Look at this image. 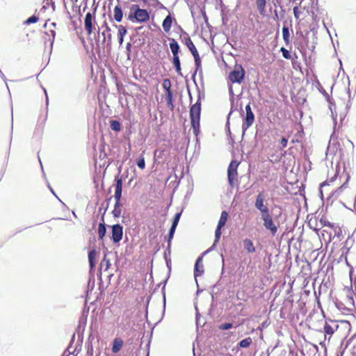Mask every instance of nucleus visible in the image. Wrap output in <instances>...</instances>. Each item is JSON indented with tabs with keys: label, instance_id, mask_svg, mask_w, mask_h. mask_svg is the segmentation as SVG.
<instances>
[{
	"label": "nucleus",
	"instance_id": "e433bc0d",
	"mask_svg": "<svg viewBox=\"0 0 356 356\" xmlns=\"http://www.w3.org/2000/svg\"><path fill=\"white\" fill-rule=\"evenodd\" d=\"M166 102L168 105H171L173 106L172 104V91H169L168 92H166Z\"/></svg>",
	"mask_w": 356,
	"mask_h": 356
},
{
	"label": "nucleus",
	"instance_id": "5701e85b",
	"mask_svg": "<svg viewBox=\"0 0 356 356\" xmlns=\"http://www.w3.org/2000/svg\"><path fill=\"white\" fill-rule=\"evenodd\" d=\"M172 63L175 66L176 72L179 75H182L181 69V63L179 56H173Z\"/></svg>",
	"mask_w": 356,
	"mask_h": 356
},
{
	"label": "nucleus",
	"instance_id": "f03ea898",
	"mask_svg": "<svg viewBox=\"0 0 356 356\" xmlns=\"http://www.w3.org/2000/svg\"><path fill=\"white\" fill-rule=\"evenodd\" d=\"M201 113V102L200 96L199 95L198 99L195 104H193L190 108V119L191 126L193 129L195 134H197L200 130V120Z\"/></svg>",
	"mask_w": 356,
	"mask_h": 356
},
{
	"label": "nucleus",
	"instance_id": "c03bdc74",
	"mask_svg": "<svg viewBox=\"0 0 356 356\" xmlns=\"http://www.w3.org/2000/svg\"><path fill=\"white\" fill-rule=\"evenodd\" d=\"M126 51L128 55V57L129 56V54L131 51V44L130 42H128L126 45Z\"/></svg>",
	"mask_w": 356,
	"mask_h": 356
},
{
	"label": "nucleus",
	"instance_id": "603ef678",
	"mask_svg": "<svg viewBox=\"0 0 356 356\" xmlns=\"http://www.w3.org/2000/svg\"><path fill=\"white\" fill-rule=\"evenodd\" d=\"M188 94H189V97H190V99L191 102L192 101V95H191V93L190 92V90H188Z\"/></svg>",
	"mask_w": 356,
	"mask_h": 356
},
{
	"label": "nucleus",
	"instance_id": "4468645a",
	"mask_svg": "<svg viewBox=\"0 0 356 356\" xmlns=\"http://www.w3.org/2000/svg\"><path fill=\"white\" fill-rule=\"evenodd\" d=\"M115 181H116L115 184V200H120L122 197V178H119L118 177H116L115 179Z\"/></svg>",
	"mask_w": 356,
	"mask_h": 356
},
{
	"label": "nucleus",
	"instance_id": "393cba45",
	"mask_svg": "<svg viewBox=\"0 0 356 356\" xmlns=\"http://www.w3.org/2000/svg\"><path fill=\"white\" fill-rule=\"evenodd\" d=\"M104 221V219L102 220ZM106 233V225L104 222L99 223L98 227V234L100 239H103Z\"/></svg>",
	"mask_w": 356,
	"mask_h": 356
},
{
	"label": "nucleus",
	"instance_id": "7ed1b4c3",
	"mask_svg": "<svg viewBox=\"0 0 356 356\" xmlns=\"http://www.w3.org/2000/svg\"><path fill=\"white\" fill-rule=\"evenodd\" d=\"M261 219L264 222V227L270 232L272 236H275L280 226V222L274 220L270 212L261 215Z\"/></svg>",
	"mask_w": 356,
	"mask_h": 356
},
{
	"label": "nucleus",
	"instance_id": "6e6552de",
	"mask_svg": "<svg viewBox=\"0 0 356 356\" xmlns=\"http://www.w3.org/2000/svg\"><path fill=\"white\" fill-rule=\"evenodd\" d=\"M245 115L243 118V124H242V131L243 136L245 134V132L250 128L254 122V114L253 113L250 103L245 106Z\"/></svg>",
	"mask_w": 356,
	"mask_h": 356
},
{
	"label": "nucleus",
	"instance_id": "1a4fd4ad",
	"mask_svg": "<svg viewBox=\"0 0 356 356\" xmlns=\"http://www.w3.org/2000/svg\"><path fill=\"white\" fill-rule=\"evenodd\" d=\"M254 207L260 211L261 216L270 212L266 203V195L263 191L259 192L257 195L254 202Z\"/></svg>",
	"mask_w": 356,
	"mask_h": 356
},
{
	"label": "nucleus",
	"instance_id": "bb28decb",
	"mask_svg": "<svg viewBox=\"0 0 356 356\" xmlns=\"http://www.w3.org/2000/svg\"><path fill=\"white\" fill-rule=\"evenodd\" d=\"M176 227L172 226L169 230L168 236V250H170V247L171 245V241L174 237V234L176 230Z\"/></svg>",
	"mask_w": 356,
	"mask_h": 356
},
{
	"label": "nucleus",
	"instance_id": "b1692460",
	"mask_svg": "<svg viewBox=\"0 0 356 356\" xmlns=\"http://www.w3.org/2000/svg\"><path fill=\"white\" fill-rule=\"evenodd\" d=\"M256 4L257 9L261 15H264L265 13V8L266 5V0H257Z\"/></svg>",
	"mask_w": 356,
	"mask_h": 356
},
{
	"label": "nucleus",
	"instance_id": "9d476101",
	"mask_svg": "<svg viewBox=\"0 0 356 356\" xmlns=\"http://www.w3.org/2000/svg\"><path fill=\"white\" fill-rule=\"evenodd\" d=\"M95 11L96 8L94 10L93 13L88 12L85 17L84 19V26L85 29L88 33V35H90L93 31V24L96 23L95 22Z\"/></svg>",
	"mask_w": 356,
	"mask_h": 356
},
{
	"label": "nucleus",
	"instance_id": "4be33fe9",
	"mask_svg": "<svg viewBox=\"0 0 356 356\" xmlns=\"http://www.w3.org/2000/svg\"><path fill=\"white\" fill-rule=\"evenodd\" d=\"M282 35H283V40L285 42V44L287 45L289 44L290 42V33H289V28L286 26V24H284V26L282 28Z\"/></svg>",
	"mask_w": 356,
	"mask_h": 356
},
{
	"label": "nucleus",
	"instance_id": "412c9836",
	"mask_svg": "<svg viewBox=\"0 0 356 356\" xmlns=\"http://www.w3.org/2000/svg\"><path fill=\"white\" fill-rule=\"evenodd\" d=\"M97 255V252L96 250L92 249L88 253V261L90 264V268H94L95 266V259Z\"/></svg>",
	"mask_w": 356,
	"mask_h": 356
},
{
	"label": "nucleus",
	"instance_id": "473e14b6",
	"mask_svg": "<svg viewBox=\"0 0 356 356\" xmlns=\"http://www.w3.org/2000/svg\"><path fill=\"white\" fill-rule=\"evenodd\" d=\"M324 332L327 334L332 335V334H334V330L333 327L330 325H329L327 323H325V325L324 326Z\"/></svg>",
	"mask_w": 356,
	"mask_h": 356
},
{
	"label": "nucleus",
	"instance_id": "5fc2aeb1",
	"mask_svg": "<svg viewBox=\"0 0 356 356\" xmlns=\"http://www.w3.org/2000/svg\"><path fill=\"white\" fill-rule=\"evenodd\" d=\"M325 185H327V184H326V183H323V184H321V187H323V186H325Z\"/></svg>",
	"mask_w": 356,
	"mask_h": 356
},
{
	"label": "nucleus",
	"instance_id": "7c9ffc66",
	"mask_svg": "<svg viewBox=\"0 0 356 356\" xmlns=\"http://www.w3.org/2000/svg\"><path fill=\"white\" fill-rule=\"evenodd\" d=\"M181 211L180 212H178L177 213L175 216H174V219H173V221H172V226H174V227H177V225L179 223V221L180 220V218H181Z\"/></svg>",
	"mask_w": 356,
	"mask_h": 356
},
{
	"label": "nucleus",
	"instance_id": "f3484780",
	"mask_svg": "<svg viewBox=\"0 0 356 356\" xmlns=\"http://www.w3.org/2000/svg\"><path fill=\"white\" fill-rule=\"evenodd\" d=\"M118 29V37L120 44H122L124 41V36L127 34V29L122 25L115 26Z\"/></svg>",
	"mask_w": 356,
	"mask_h": 356
},
{
	"label": "nucleus",
	"instance_id": "09e8293b",
	"mask_svg": "<svg viewBox=\"0 0 356 356\" xmlns=\"http://www.w3.org/2000/svg\"><path fill=\"white\" fill-rule=\"evenodd\" d=\"M229 95H230L231 98H233V97H234V92H233L232 87L231 86L229 88Z\"/></svg>",
	"mask_w": 356,
	"mask_h": 356
},
{
	"label": "nucleus",
	"instance_id": "cd10ccee",
	"mask_svg": "<svg viewBox=\"0 0 356 356\" xmlns=\"http://www.w3.org/2000/svg\"><path fill=\"white\" fill-rule=\"evenodd\" d=\"M252 339L250 337H247L243 340H241L239 343H238V346L239 347L241 348H248L250 346V344L252 343Z\"/></svg>",
	"mask_w": 356,
	"mask_h": 356
},
{
	"label": "nucleus",
	"instance_id": "ea45409f",
	"mask_svg": "<svg viewBox=\"0 0 356 356\" xmlns=\"http://www.w3.org/2000/svg\"><path fill=\"white\" fill-rule=\"evenodd\" d=\"M164 259L165 260L166 266L168 268L169 270H170L171 268V259L170 257H167L166 252H164Z\"/></svg>",
	"mask_w": 356,
	"mask_h": 356
},
{
	"label": "nucleus",
	"instance_id": "864d4df0",
	"mask_svg": "<svg viewBox=\"0 0 356 356\" xmlns=\"http://www.w3.org/2000/svg\"><path fill=\"white\" fill-rule=\"evenodd\" d=\"M49 188H50L51 192L54 195H55L54 191H53V189H52L49 186Z\"/></svg>",
	"mask_w": 356,
	"mask_h": 356
},
{
	"label": "nucleus",
	"instance_id": "f8f14e48",
	"mask_svg": "<svg viewBox=\"0 0 356 356\" xmlns=\"http://www.w3.org/2000/svg\"><path fill=\"white\" fill-rule=\"evenodd\" d=\"M112 236L111 239L113 243H117L120 242L123 236V227L120 224L113 225L112 227Z\"/></svg>",
	"mask_w": 356,
	"mask_h": 356
},
{
	"label": "nucleus",
	"instance_id": "20e7f679",
	"mask_svg": "<svg viewBox=\"0 0 356 356\" xmlns=\"http://www.w3.org/2000/svg\"><path fill=\"white\" fill-rule=\"evenodd\" d=\"M183 42L184 44L188 48L190 51L191 52L192 55L194 57L195 60V74L197 73V71H200L202 72V68H201V59L199 56L198 51L194 45L193 41L189 37H185L183 40Z\"/></svg>",
	"mask_w": 356,
	"mask_h": 356
},
{
	"label": "nucleus",
	"instance_id": "f704fd0d",
	"mask_svg": "<svg viewBox=\"0 0 356 356\" xmlns=\"http://www.w3.org/2000/svg\"><path fill=\"white\" fill-rule=\"evenodd\" d=\"M39 18L38 17L35 16V15H33L30 17H29L26 21H25V24H33V23H36L38 21Z\"/></svg>",
	"mask_w": 356,
	"mask_h": 356
},
{
	"label": "nucleus",
	"instance_id": "c85d7f7f",
	"mask_svg": "<svg viewBox=\"0 0 356 356\" xmlns=\"http://www.w3.org/2000/svg\"><path fill=\"white\" fill-rule=\"evenodd\" d=\"M110 260L106 258V255L105 254L100 264L101 268H104V270H107L110 268Z\"/></svg>",
	"mask_w": 356,
	"mask_h": 356
},
{
	"label": "nucleus",
	"instance_id": "dca6fc26",
	"mask_svg": "<svg viewBox=\"0 0 356 356\" xmlns=\"http://www.w3.org/2000/svg\"><path fill=\"white\" fill-rule=\"evenodd\" d=\"M124 344L123 340L121 338H115L113 341L112 352L118 353L122 348Z\"/></svg>",
	"mask_w": 356,
	"mask_h": 356
},
{
	"label": "nucleus",
	"instance_id": "c9c22d12",
	"mask_svg": "<svg viewBox=\"0 0 356 356\" xmlns=\"http://www.w3.org/2000/svg\"><path fill=\"white\" fill-rule=\"evenodd\" d=\"M346 188V184H343L341 186H340L338 189H337L336 191H334L332 193V196L334 197V198H337L341 192L342 191V190Z\"/></svg>",
	"mask_w": 356,
	"mask_h": 356
},
{
	"label": "nucleus",
	"instance_id": "9b49d317",
	"mask_svg": "<svg viewBox=\"0 0 356 356\" xmlns=\"http://www.w3.org/2000/svg\"><path fill=\"white\" fill-rule=\"evenodd\" d=\"M239 163L235 160L231 161L227 169V177L229 184L231 186L234 185V180L237 176V168Z\"/></svg>",
	"mask_w": 356,
	"mask_h": 356
},
{
	"label": "nucleus",
	"instance_id": "13d9d810",
	"mask_svg": "<svg viewBox=\"0 0 356 356\" xmlns=\"http://www.w3.org/2000/svg\"><path fill=\"white\" fill-rule=\"evenodd\" d=\"M330 111H331L332 114H334V112H333V111H332V108H330Z\"/></svg>",
	"mask_w": 356,
	"mask_h": 356
},
{
	"label": "nucleus",
	"instance_id": "a878e982",
	"mask_svg": "<svg viewBox=\"0 0 356 356\" xmlns=\"http://www.w3.org/2000/svg\"><path fill=\"white\" fill-rule=\"evenodd\" d=\"M110 127L113 131H120L121 130V124L118 120H112L110 122Z\"/></svg>",
	"mask_w": 356,
	"mask_h": 356
},
{
	"label": "nucleus",
	"instance_id": "3c124183",
	"mask_svg": "<svg viewBox=\"0 0 356 356\" xmlns=\"http://www.w3.org/2000/svg\"><path fill=\"white\" fill-rule=\"evenodd\" d=\"M165 252H166L167 255H168V254H169V255H170V249L168 250V248H167V249H166V250H165Z\"/></svg>",
	"mask_w": 356,
	"mask_h": 356
},
{
	"label": "nucleus",
	"instance_id": "4c0bfd02",
	"mask_svg": "<svg viewBox=\"0 0 356 356\" xmlns=\"http://www.w3.org/2000/svg\"><path fill=\"white\" fill-rule=\"evenodd\" d=\"M232 327H233V324L232 323H225L221 324L220 325L219 328L220 330H227L231 329Z\"/></svg>",
	"mask_w": 356,
	"mask_h": 356
},
{
	"label": "nucleus",
	"instance_id": "e2e57ef3",
	"mask_svg": "<svg viewBox=\"0 0 356 356\" xmlns=\"http://www.w3.org/2000/svg\"><path fill=\"white\" fill-rule=\"evenodd\" d=\"M147 356H148V355H147Z\"/></svg>",
	"mask_w": 356,
	"mask_h": 356
},
{
	"label": "nucleus",
	"instance_id": "79ce46f5",
	"mask_svg": "<svg viewBox=\"0 0 356 356\" xmlns=\"http://www.w3.org/2000/svg\"><path fill=\"white\" fill-rule=\"evenodd\" d=\"M293 11L294 17L296 19H298L300 13V11L299 10L298 7V6L294 7L293 9Z\"/></svg>",
	"mask_w": 356,
	"mask_h": 356
},
{
	"label": "nucleus",
	"instance_id": "0eeeda50",
	"mask_svg": "<svg viewBox=\"0 0 356 356\" xmlns=\"http://www.w3.org/2000/svg\"><path fill=\"white\" fill-rule=\"evenodd\" d=\"M129 6L130 4L127 3H118L113 9L114 19L118 22H120L122 20L124 14L127 17L128 12L129 11Z\"/></svg>",
	"mask_w": 356,
	"mask_h": 356
},
{
	"label": "nucleus",
	"instance_id": "6ab92c4d",
	"mask_svg": "<svg viewBox=\"0 0 356 356\" xmlns=\"http://www.w3.org/2000/svg\"><path fill=\"white\" fill-rule=\"evenodd\" d=\"M170 48L171 49L173 56H179V45L178 42L173 38L170 40Z\"/></svg>",
	"mask_w": 356,
	"mask_h": 356
},
{
	"label": "nucleus",
	"instance_id": "680f3d73",
	"mask_svg": "<svg viewBox=\"0 0 356 356\" xmlns=\"http://www.w3.org/2000/svg\"><path fill=\"white\" fill-rule=\"evenodd\" d=\"M163 300H164V303H165V298H163Z\"/></svg>",
	"mask_w": 356,
	"mask_h": 356
},
{
	"label": "nucleus",
	"instance_id": "052dcab7",
	"mask_svg": "<svg viewBox=\"0 0 356 356\" xmlns=\"http://www.w3.org/2000/svg\"><path fill=\"white\" fill-rule=\"evenodd\" d=\"M229 115H231V113H229L228 115V118H229Z\"/></svg>",
	"mask_w": 356,
	"mask_h": 356
},
{
	"label": "nucleus",
	"instance_id": "aec40b11",
	"mask_svg": "<svg viewBox=\"0 0 356 356\" xmlns=\"http://www.w3.org/2000/svg\"><path fill=\"white\" fill-rule=\"evenodd\" d=\"M172 18L168 15L163 21L162 26L165 32H168L172 26Z\"/></svg>",
	"mask_w": 356,
	"mask_h": 356
},
{
	"label": "nucleus",
	"instance_id": "bf43d9fd",
	"mask_svg": "<svg viewBox=\"0 0 356 356\" xmlns=\"http://www.w3.org/2000/svg\"><path fill=\"white\" fill-rule=\"evenodd\" d=\"M45 35H46V36H49V35L48 33H46Z\"/></svg>",
	"mask_w": 356,
	"mask_h": 356
},
{
	"label": "nucleus",
	"instance_id": "de8ad7c7",
	"mask_svg": "<svg viewBox=\"0 0 356 356\" xmlns=\"http://www.w3.org/2000/svg\"><path fill=\"white\" fill-rule=\"evenodd\" d=\"M121 208L120 200H115L114 209Z\"/></svg>",
	"mask_w": 356,
	"mask_h": 356
},
{
	"label": "nucleus",
	"instance_id": "f257e3e1",
	"mask_svg": "<svg viewBox=\"0 0 356 356\" xmlns=\"http://www.w3.org/2000/svg\"><path fill=\"white\" fill-rule=\"evenodd\" d=\"M149 13L146 9H142L137 4H130L127 14V20L135 23H145L149 20Z\"/></svg>",
	"mask_w": 356,
	"mask_h": 356
},
{
	"label": "nucleus",
	"instance_id": "39448f33",
	"mask_svg": "<svg viewBox=\"0 0 356 356\" xmlns=\"http://www.w3.org/2000/svg\"><path fill=\"white\" fill-rule=\"evenodd\" d=\"M227 218L228 213L226 211H222L221 212L220 217L218 220V225L215 232V240L213 244L207 252L203 253L204 254H205L207 252H209L210 250H213L216 246V243H218L220 238V236L222 234L221 229L225 225Z\"/></svg>",
	"mask_w": 356,
	"mask_h": 356
},
{
	"label": "nucleus",
	"instance_id": "ddd939ff",
	"mask_svg": "<svg viewBox=\"0 0 356 356\" xmlns=\"http://www.w3.org/2000/svg\"><path fill=\"white\" fill-rule=\"evenodd\" d=\"M102 28H105V29L102 31V35L103 36V40L102 44H104L106 42V47L111 48V40L112 35L111 33V28L108 26L107 23L104 22V24L102 26Z\"/></svg>",
	"mask_w": 356,
	"mask_h": 356
},
{
	"label": "nucleus",
	"instance_id": "6e6d98bb",
	"mask_svg": "<svg viewBox=\"0 0 356 356\" xmlns=\"http://www.w3.org/2000/svg\"><path fill=\"white\" fill-rule=\"evenodd\" d=\"M330 111H331L332 114H334V112H333V111H332V108H330Z\"/></svg>",
	"mask_w": 356,
	"mask_h": 356
},
{
	"label": "nucleus",
	"instance_id": "8fccbe9b",
	"mask_svg": "<svg viewBox=\"0 0 356 356\" xmlns=\"http://www.w3.org/2000/svg\"><path fill=\"white\" fill-rule=\"evenodd\" d=\"M198 316H199V314L197 313V314H196V323H197V325H198V323H199Z\"/></svg>",
	"mask_w": 356,
	"mask_h": 356
},
{
	"label": "nucleus",
	"instance_id": "a18cd8bd",
	"mask_svg": "<svg viewBox=\"0 0 356 356\" xmlns=\"http://www.w3.org/2000/svg\"><path fill=\"white\" fill-rule=\"evenodd\" d=\"M221 257H222V270H221V275H223L224 272H225V259H224V257H223L222 254H221Z\"/></svg>",
	"mask_w": 356,
	"mask_h": 356
},
{
	"label": "nucleus",
	"instance_id": "2f4dec72",
	"mask_svg": "<svg viewBox=\"0 0 356 356\" xmlns=\"http://www.w3.org/2000/svg\"><path fill=\"white\" fill-rule=\"evenodd\" d=\"M137 165L140 169H144L145 167V161L143 156H140L137 161Z\"/></svg>",
	"mask_w": 356,
	"mask_h": 356
},
{
	"label": "nucleus",
	"instance_id": "72a5a7b5",
	"mask_svg": "<svg viewBox=\"0 0 356 356\" xmlns=\"http://www.w3.org/2000/svg\"><path fill=\"white\" fill-rule=\"evenodd\" d=\"M280 51L282 52V56L284 58L291 59V54L286 49H285L284 47H282L280 49Z\"/></svg>",
	"mask_w": 356,
	"mask_h": 356
},
{
	"label": "nucleus",
	"instance_id": "58836bf2",
	"mask_svg": "<svg viewBox=\"0 0 356 356\" xmlns=\"http://www.w3.org/2000/svg\"><path fill=\"white\" fill-rule=\"evenodd\" d=\"M50 33H51V38H49V40H50V51H51V49H52V47H53V44H54V38H55V36H56V32L55 31H50Z\"/></svg>",
	"mask_w": 356,
	"mask_h": 356
},
{
	"label": "nucleus",
	"instance_id": "2eb2a0df",
	"mask_svg": "<svg viewBox=\"0 0 356 356\" xmlns=\"http://www.w3.org/2000/svg\"><path fill=\"white\" fill-rule=\"evenodd\" d=\"M204 273V266L202 264V257H199L196 260L194 269V275L196 278Z\"/></svg>",
	"mask_w": 356,
	"mask_h": 356
},
{
	"label": "nucleus",
	"instance_id": "4d7b16f0",
	"mask_svg": "<svg viewBox=\"0 0 356 356\" xmlns=\"http://www.w3.org/2000/svg\"><path fill=\"white\" fill-rule=\"evenodd\" d=\"M330 111H331L332 114H334V112H333V111H332V108H330Z\"/></svg>",
	"mask_w": 356,
	"mask_h": 356
},
{
	"label": "nucleus",
	"instance_id": "a211bd4d",
	"mask_svg": "<svg viewBox=\"0 0 356 356\" xmlns=\"http://www.w3.org/2000/svg\"><path fill=\"white\" fill-rule=\"evenodd\" d=\"M243 246L248 253H253L255 252V247L253 242L249 238L243 240Z\"/></svg>",
	"mask_w": 356,
	"mask_h": 356
},
{
	"label": "nucleus",
	"instance_id": "37998d69",
	"mask_svg": "<svg viewBox=\"0 0 356 356\" xmlns=\"http://www.w3.org/2000/svg\"><path fill=\"white\" fill-rule=\"evenodd\" d=\"M287 143H288V139L283 137L281 140V145H282V147H286V145H287Z\"/></svg>",
	"mask_w": 356,
	"mask_h": 356
},
{
	"label": "nucleus",
	"instance_id": "c756f323",
	"mask_svg": "<svg viewBox=\"0 0 356 356\" xmlns=\"http://www.w3.org/2000/svg\"><path fill=\"white\" fill-rule=\"evenodd\" d=\"M171 81L169 79H165L163 80L162 86L163 89L166 91V92L171 91Z\"/></svg>",
	"mask_w": 356,
	"mask_h": 356
},
{
	"label": "nucleus",
	"instance_id": "423d86ee",
	"mask_svg": "<svg viewBox=\"0 0 356 356\" xmlns=\"http://www.w3.org/2000/svg\"><path fill=\"white\" fill-rule=\"evenodd\" d=\"M245 72L241 65H235L234 70L229 74V79L232 83H241L244 80Z\"/></svg>",
	"mask_w": 356,
	"mask_h": 356
},
{
	"label": "nucleus",
	"instance_id": "a19ab883",
	"mask_svg": "<svg viewBox=\"0 0 356 356\" xmlns=\"http://www.w3.org/2000/svg\"><path fill=\"white\" fill-rule=\"evenodd\" d=\"M121 208L114 209L112 211V213L115 218H118L121 215Z\"/></svg>",
	"mask_w": 356,
	"mask_h": 356
},
{
	"label": "nucleus",
	"instance_id": "49530a36",
	"mask_svg": "<svg viewBox=\"0 0 356 356\" xmlns=\"http://www.w3.org/2000/svg\"><path fill=\"white\" fill-rule=\"evenodd\" d=\"M0 76L5 81L6 84H7V83H6V81H7L6 77L5 76L4 74L2 72V71L1 70H0ZM6 86H8V85H6ZM7 88H8V86H7Z\"/></svg>",
	"mask_w": 356,
	"mask_h": 356
}]
</instances>
